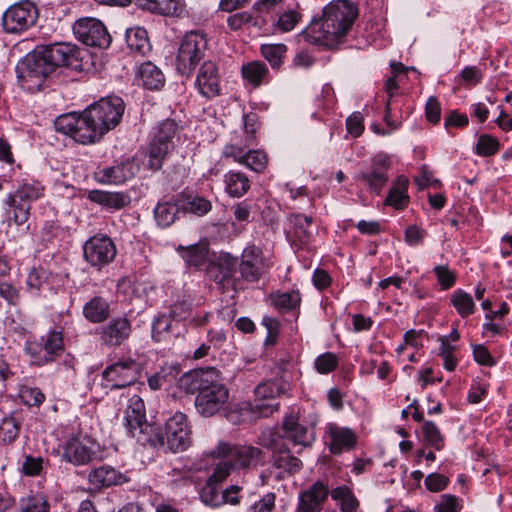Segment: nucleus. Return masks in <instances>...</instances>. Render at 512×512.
<instances>
[{
	"label": "nucleus",
	"instance_id": "nucleus-29",
	"mask_svg": "<svg viewBox=\"0 0 512 512\" xmlns=\"http://www.w3.org/2000/svg\"><path fill=\"white\" fill-rule=\"evenodd\" d=\"M176 251L188 267L201 269L208 261L209 246L207 242L200 241L188 246L179 245Z\"/></svg>",
	"mask_w": 512,
	"mask_h": 512
},
{
	"label": "nucleus",
	"instance_id": "nucleus-24",
	"mask_svg": "<svg viewBox=\"0 0 512 512\" xmlns=\"http://www.w3.org/2000/svg\"><path fill=\"white\" fill-rule=\"evenodd\" d=\"M196 85L201 95L213 98L220 94V75L216 63L205 61L197 74Z\"/></svg>",
	"mask_w": 512,
	"mask_h": 512
},
{
	"label": "nucleus",
	"instance_id": "nucleus-19",
	"mask_svg": "<svg viewBox=\"0 0 512 512\" xmlns=\"http://www.w3.org/2000/svg\"><path fill=\"white\" fill-rule=\"evenodd\" d=\"M83 252L88 263L101 268L113 261L116 247L108 236L95 235L85 242Z\"/></svg>",
	"mask_w": 512,
	"mask_h": 512
},
{
	"label": "nucleus",
	"instance_id": "nucleus-47",
	"mask_svg": "<svg viewBox=\"0 0 512 512\" xmlns=\"http://www.w3.org/2000/svg\"><path fill=\"white\" fill-rule=\"evenodd\" d=\"M267 73L268 69L262 62H251L242 67L243 78L250 82L253 86H259Z\"/></svg>",
	"mask_w": 512,
	"mask_h": 512
},
{
	"label": "nucleus",
	"instance_id": "nucleus-63",
	"mask_svg": "<svg viewBox=\"0 0 512 512\" xmlns=\"http://www.w3.org/2000/svg\"><path fill=\"white\" fill-rule=\"evenodd\" d=\"M433 271L443 289H449L455 284L456 277L447 266L438 265L434 267Z\"/></svg>",
	"mask_w": 512,
	"mask_h": 512
},
{
	"label": "nucleus",
	"instance_id": "nucleus-40",
	"mask_svg": "<svg viewBox=\"0 0 512 512\" xmlns=\"http://www.w3.org/2000/svg\"><path fill=\"white\" fill-rule=\"evenodd\" d=\"M407 187V179L398 177L395 185L389 191L385 201L386 204L394 206L396 209L404 208L408 203Z\"/></svg>",
	"mask_w": 512,
	"mask_h": 512
},
{
	"label": "nucleus",
	"instance_id": "nucleus-18",
	"mask_svg": "<svg viewBox=\"0 0 512 512\" xmlns=\"http://www.w3.org/2000/svg\"><path fill=\"white\" fill-rule=\"evenodd\" d=\"M270 268L269 261L264 257L260 247L252 244L247 246L239 263L241 277L248 282H257Z\"/></svg>",
	"mask_w": 512,
	"mask_h": 512
},
{
	"label": "nucleus",
	"instance_id": "nucleus-4",
	"mask_svg": "<svg viewBox=\"0 0 512 512\" xmlns=\"http://www.w3.org/2000/svg\"><path fill=\"white\" fill-rule=\"evenodd\" d=\"M85 109L81 114L75 112L61 115L54 122L55 129L73 138L80 144L99 141L104 135Z\"/></svg>",
	"mask_w": 512,
	"mask_h": 512
},
{
	"label": "nucleus",
	"instance_id": "nucleus-64",
	"mask_svg": "<svg viewBox=\"0 0 512 512\" xmlns=\"http://www.w3.org/2000/svg\"><path fill=\"white\" fill-rule=\"evenodd\" d=\"M248 512H275V494L267 493L248 509Z\"/></svg>",
	"mask_w": 512,
	"mask_h": 512
},
{
	"label": "nucleus",
	"instance_id": "nucleus-56",
	"mask_svg": "<svg viewBox=\"0 0 512 512\" xmlns=\"http://www.w3.org/2000/svg\"><path fill=\"white\" fill-rule=\"evenodd\" d=\"M177 374L178 370L176 367L162 368L159 372H156L148 378V386L151 390H159L164 383L175 378Z\"/></svg>",
	"mask_w": 512,
	"mask_h": 512
},
{
	"label": "nucleus",
	"instance_id": "nucleus-23",
	"mask_svg": "<svg viewBox=\"0 0 512 512\" xmlns=\"http://www.w3.org/2000/svg\"><path fill=\"white\" fill-rule=\"evenodd\" d=\"M325 433L329 450L334 455L350 451L356 446L357 436L351 428L330 423L327 425Z\"/></svg>",
	"mask_w": 512,
	"mask_h": 512
},
{
	"label": "nucleus",
	"instance_id": "nucleus-52",
	"mask_svg": "<svg viewBox=\"0 0 512 512\" xmlns=\"http://www.w3.org/2000/svg\"><path fill=\"white\" fill-rule=\"evenodd\" d=\"M422 433L427 444L436 450H441L444 446V437L440 430L432 421H426L422 426Z\"/></svg>",
	"mask_w": 512,
	"mask_h": 512
},
{
	"label": "nucleus",
	"instance_id": "nucleus-33",
	"mask_svg": "<svg viewBox=\"0 0 512 512\" xmlns=\"http://www.w3.org/2000/svg\"><path fill=\"white\" fill-rule=\"evenodd\" d=\"M110 303L101 296H94L83 306V315L91 323H102L110 315Z\"/></svg>",
	"mask_w": 512,
	"mask_h": 512
},
{
	"label": "nucleus",
	"instance_id": "nucleus-14",
	"mask_svg": "<svg viewBox=\"0 0 512 512\" xmlns=\"http://www.w3.org/2000/svg\"><path fill=\"white\" fill-rule=\"evenodd\" d=\"M288 384L284 381H266L258 384L254 389L255 398L251 404L252 411L260 416L268 417L279 408L277 398L285 394Z\"/></svg>",
	"mask_w": 512,
	"mask_h": 512
},
{
	"label": "nucleus",
	"instance_id": "nucleus-61",
	"mask_svg": "<svg viewBox=\"0 0 512 512\" xmlns=\"http://www.w3.org/2000/svg\"><path fill=\"white\" fill-rule=\"evenodd\" d=\"M21 397L29 406H40L45 400V395L37 387H24L21 390Z\"/></svg>",
	"mask_w": 512,
	"mask_h": 512
},
{
	"label": "nucleus",
	"instance_id": "nucleus-62",
	"mask_svg": "<svg viewBox=\"0 0 512 512\" xmlns=\"http://www.w3.org/2000/svg\"><path fill=\"white\" fill-rule=\"evenodd\" d=\"M455 347L442 340L440 347V356L443 358V366L447 371H453L457 365V359L454 357L453 352Z\"/></svg>",
	"mask_w": 512,
	"mask_h": 512
},
{
	"label": "nucleus",
	"instance_id": "nucleus-1",
	"mask_svg": "<svg viewBox=\"0 0 512 512\" xmlns=\"http://www.w3.org/2000/svg\"><path fill=\"white\" fill-rule=\"evenodd\" d=\"M358 7L349 0L327 4L321 18H313L305 33L312 43L334 47L341 43L358 17Z\"/></svg>",
	"mask_w": 512,
	"mask_h": 512
},
{
	"label": "nucleus",
	"instance_id": "nucleus-41",
	"mask_svg": "<svg viewBox=\"0 0 512 512\" xmlns=\"http://www.w3.org/2000/svg\"><path fill=\"white\" fill-rule=\"evenodd\" d=\"M272 305L280 311L293 310L300 305L301 297L298 291L276 292L270 295Z\"/></svg>",
	"mask_w": 512,
	"mask_h": 512
},
{
	"label": "nucleus",
	"instance_id": "nucleus-51",
	"mask_svg": "<svg viewBox=\"0 0 512 512\" xmlns=\"http://www.w3.org/2000/svg\"><path fill=\"white\" fill-rule=\"evenodd\" d=\"M49 503L43 495H32L20 500L21 512H49Z\"/></svg>",
	"mask_w": 512,
	"mask_h": 512
},
{
	"label": "nucleus",
	"instance_id": "nucleus-44",
	"mask_svg": "<svg viewBox=\"0 0 512 512\" xmlns=\"http://www.w3.org/2000/svg\"><path fill=\"white\" fill-rule=\"evenodd\" d=\"M173 148V144L150 142L148 166L152 170H159L163 166L166 156Z\"/></svg>",
	"mask_w": 512,
	"mask_h": 512
},
{
	"label": "nucleus",
	"instance_id": "nucleus-6",
	"mask_svg": "<svg viewBox=\"0 0 512 512\" xmlns=\"http://www.w3.org/2000/svg\"><path fill=\"white\" fill-rule=\"evenodd\" d=\"M43 187L38 182L24 183L4 201L8 224L21 226L30 216L31 205L43 194Z\"/></svg>",
	"mask_w": 512,
	"mask_h": 512
},
{
	"label": "nucleus",
	"instance_id": "nucleus-54",
	"mask_svg": "<svg viewBox=\"0 0 512 512\" xmlns=\"http://www.w3.org/2000/svg\"><path fill=\"white\" fill-rule=\"evenodd\" d=\"M499 146L497 138L488 134H483L478 139L476 153L482 157L492 156L498 152Z\"/></svg>",
	"mask_w": 512,
	"mask_h": 512
},
{
	"label": "nucleus",
	"instance_id": "nucleus-27",
	"mask_svg": "<svg viewBox=\"0 0 512 512\" xmlns=\"http://www.w3.org/2000/svg\"><path fill=\"white\" fill-rule=\"evenodd\" d=\"M89 483L98 490L121 485L128 481L127 477L114 467L103 464L92 469L88 475Z\"/></svg>",
	"mask_w": 512,
	"mask_h": 512
},
{
	"label": "nucleus",
	"instance_id": "nucleus-7",
	"mask_svg": "<svg viewBox=\"0 0 512 512\" xmlns=\"http://www.w3.org/2000/svg\"><path fill=\"white\" fill-rule=\"evenodd\" d=\"M207 49L206 35L200 31H190L180 42L176 57V70L179 74L190 76L198 63L204 58Z\"/></svg>",
	"mask_w": 512,
	"mask_h": 512
},
{
	"label": "nucleus",
	"instance_id": "nucleus-48",
	"mask_svg": "<svg viewBox=\"0 0 512 512\" xmlns=\"http://www.w3.org/2000/svg\"><path fill=\"white\" fill-rule=\"evenodd\" d=\"M241 165H245L252 171L261 173L267 167V156L263 151L250 150L245 153L243 159L241 160Z\"/></svg>",
	"mask_w": 512,
	"mask_h": 512
},
{
	"label": "nucleus",
	"instance_id": "nucleus-53",
	"mask_svg": "<svg viewBox=\"0 0 512 512\" xmlns=\"http://www.w3.org/2000/svg\"><path fill=\"white\" fill-rule=\"evenodd\" d=\"M173 320L174 319L170 316V314H162L153 321L152 338L156 342H160L165 339V335L170 332Z\"/></svg>",
	"mask_w": 512,
	"mask_h": 512
},
{
	"label": "nucleus",
	"instance_id": "nucleus-11",
	"mask_svg": "<svg viewBox=\"0 0 512 512\" xmlns=\"http://www.w3.org/2000/svg\"><path fill=\"white\" fill-rule=\"evenodd\" d=\"M39 13L36 5L28 0L11 5L2 15L5 32L19 34L35 25Z\"/></svg>",
	"mask_w": 512,
	"mask_h": 512
},
{
	"label": "nucleus",
	"instance_id": "nucleus-9",
	"mask_svg": "<svg viewBox=\"0 0 512 512\" xmlns=\"http://www.w3.org/2000/svg\"><path fill=\"white\" fill-rule=\"evenodd\" d=\"M89 119L95 120L98 129L105 135L111 129H114L120 122L124 113V102L120 97L110 96L101 98L99 101L86 108Z\"/></svg>",
	"mask_w": 512,
	"mask_h": 512
},
{
	"label": "nucleus",
	"instance_id": "nucleus-10",
	"mask_svg": "<svg viewBox=\"0 0 512 512\" xmlns=\"http://www.w3.org/2000/svg\"><path fill=\"white\" fill-rule=\"evenodd\" d=\"M16 74L20 86L33 93L41 90L45 79L51 73L45 62L33 51L17 64Z\"/></svg>",
	"mask_w": 512,
	"mask_h": 512
},
{
	"label": "nucleus",
	"instance_id": "nucleus-50",
	"mask_svg": "<svg viewBox=\"0 0 512 512\" xmlns=\"http://www.w3.org/2000/svg\"><path fill=\"white\" fill-rule=\"evenodd\" d=\"M177 131V125L172 120L161 122L153 135L151 142L173 144V138Z\"/></svg>",
	"mask_w": 512,
	"mask_h": 512
},
{
	"label": "nucleus",
	"instance_id": "nucleus-17",
	"mask_svg": "<svg viewBox=\"0 0 512 512\" xmlns=\"http://www.w3.org/2000/svg\"><path fill=\"white\" fill-rule=\"evenodd\" d=\"M124 420L128 433L137 438L138 442L150 441L144 437L152 427L147 422L145 404L140 396L133 395L129 399Z\"/></svg>",
	"mask_w": 512,
	"mask_h": 512
},
{
	"label": "nucleus",
	"instance_id": "nucleus-2",
	"mask_svg": "<svg viewBox=\"0 0 512 512\" xmlns=\"http://www.w3.org/2000/svg\"><path fill=\"white\" fill-rule=\"evenodd\" d=\"M209 455L214 459H220L214 467V477L220 479H227L234 470L256 467L263 459V452L258 447L225 441H219Z\"/></svg>",
	"mask_w": 512,
	"mask_h": 512
},
{
	"label": "nucleus",
	"instance_id": "nucleus-39",
	"mask_svg": "<svg viewBox=\"0 0 512 512\" xmlns=\"http://www.w3.org/2000/svg\"><path fill=\"white\" fill-rule=\"evenodd\" d=\"M275 455L274 465L279 469H283L285 472L289 474H294L299 472L302 469V461L291 455L288 446H285V449L282 450H273Z\"/></svg>",
	"mask_w": 512,
	"mask_h": 512
},
{
	"label": "nucleus",
	"instance_id": "nucleus-57",
	"mask_svg": "<svg viewBox=\"0 0 512 512\" xmlns=\"http://www.w3.org/2000/svg\"><path fill=\"white\" fill-rule=\"evenodd\" d=\"M314 367L319 374H328L338 367V357L332 352L323 353L315 359Z\"/></svg>",
	"mask_w": 512,
	"mask_h": 512
},
{
	"label": "nucleus",
	"instance_id": "nucleus-55",
	"mask_svg": "<svg viewBox=\"0 0 512 512\" xmlns=\"http://www.w3.org/2000/svg\"><path fill=\"white\" fill-rule=\"evenodd\" d=\"M212 208V204L209 200L196 196L192 199L187 200L182 206L181 209L184 212H190L198 216H203L207 214Z\"/></svg>",
	"mask_w": 512,
	"mask_h": 512
},
{
	"label": "nucleus",
	"instance_id": "nucleus-35",
	"mask_svg": "<svg viewBox=\"0 0 512 512\" xmlns=\"http://www.w3.org/2000/svg\"><path fill=\"white\" fill-rule=\"evenodd\" d=\"M225 480L226 479L214 477V470L212 471L200 494L201 501L206 506L216 508L223 505V496L219 484Z\"/></svg>",
	"mask_w": 512,
	"mask_h": 512
},
{
	"label": "nucleus",
	"instance_id": "nucleus-28",
	"mask_svg": "<svg viewBox=\"0 0 512 512\" xmlns=\"http://www.w3.org/2000/svg\"><path fill=\"white\" fill-rule=\"evenodd\" d=\"M236 266L237 259L228 253H224L208 265L207 275L217 284H223L232 279Z\"/></svg>",
	"mask_w": 512,
	"mask_h": 512
},
{
	"label": "nucleus",
	"instance_id": "nucleus-45",
	"mask_svg": "<svg viewBox=\"0 0 512 512\" xmlns=\"http://www.w3.org/2000/svg\"><path fill=\"white\" fill-rule=\"evenodd\" d=\"M152 13L164 16L181 17L185 13V5L181 0H153Z\"/></svg>",
	"mask_w": 512,
	"mask_h": 512
},
{
	"label": "nucleus",
	"instance_id": "nucleus-22",
	"mask_svg": "<svg viewBox=\"0 0 512 512\" xmlns=\"http://www.w3.org/2000/svg\"><path fill=\"white\" fill-rule=\"evenodd\" d=\"M390 161L386 155H377L371 161L370 170L360 175L361 182L372 192L379 194L388 182Z\"/></svg>",
	"mask_w": 512,
	"mask_h": 512
},
{
	"label": "nucleus",
	"instance_id": "nucleus-42",
	"mask_svg": "<svg viewBox=\"0 0 512 512\" xmlns=\"http://www.w3.org/2000/svg\"><path fill=\"white\" fill-rule=\"evenodd\" d=\"M179 207L170 202L158 203L154 209V217L158 226L167 228L176 220Z\"/></svg>",
	"mask_w": 512,
	"mask_h": 512
},
{
	"label": "nucleus",
	"instance_id": "nucleus-59",
	"mask_svg": "<svg viewBox=\"0 0 512 512\" xmlns=\"http://www.w3.org/2000/svg\"><path fill=\"white\" fill-rule=\"evenodd\" d=\"M19 430L20 424L13 417L5 418L0 425V433L3 435L4 441L11 442L16 439Z\"/></svg>",
	"mask_w": 512,
	"mask_h": 512
},
{
	"label": "nucleus",
	"instance_id": "nucleus-36",
	"mask_svg": "<svg viewBox=\"0 0 512 512\" xmlns=\"http://www.w3.org/2000/svg\"><path fill=\"white\" fill-rule=\"evenodd\" d=\"M142 85L151 90H158L164 85L162 71L152 62H144L139 66L138 73Z\"/></svg>",
	"mask_w": 512,
	"mask_h": 512
},
{
	"label": "nucleus",
	"instance_id": "nucleus-3",
	"mask_svg": "<svg viewBox=\"0 0 512 512\" xmlns=\"http://www.w3.org/2000/svg\"><path fill=\"white\" fill-rule=\"evenodd\" d=\"M286 440L294 446L308 447L315 440L312 428L300 423L295 415H288L284 418L281 429H266L262 432L261 443L272 450H284Z\"/></svg>",
	"mask_w": 512,
	"mask_h": 512
},
{
	"label": "nucleus",
	"instance_id": "nucleus-12",
	"mask_svg": "<svg viewBox=\"0 0 512 512\" xmlns=\"http://www.w3.org/2000/svg\"><path fill=\"white\" fill-rule=\"evenodd\" d=\"M143 364L128 356L122 357L117 362L107 366L102 377L110 383L111 389H120L134 384L140 377Z\"/></svg>",
	"mask_w": 512,
	"mask_h": 512
},
{
	"label": "nucleus",
	"instance_id": "nucleus-15",
	"mask_svg": "<svg viewBox=\"0 0 512 512\" xmlns=\"http://www.w3.org/2000/svg\"><path fill=\"white\" fill-rule=\"evenodd\" d=\"M34 52L45 62L50 73L57 67L72 66L74 62L78 61L79 54L75 45L64 42L37 46Z\"/></svg>",
	"mask_w": 512,
	"mask_h": 512
},
{
	"label": "nucleus",
	"instance_id": "nucleus-31",
	"mask_svg": "<svg viewBox=\"0 0 512 512\" xmlns=\"http://www.w3.org/2000/svg\"><path fill=\"white\" fill-rule=\"evenodd\" d=\"M289 222L292 224L291 234L293 242L297 243L300 247L308 245L313 237L310 229L313 223L312 217L300 213H292L289 216Z\"/></svg>",
	"mask_w": 512,
	"mask_h": 512
},
{
	"label": "nucleus",
	"instance_id": "nucleus-16",
	"mask_svg": "<svg viewBox=\"0 0 512 512\" xmlns=\"http://www.w3.org/2000/svg\"><path fill=\"white\" fill-rule=\"evenodd\" d=\"M76 38L83 44L91 47L108 48L111 36L105 25L96 18H81L73 25Z\"/></svg>",
	"mask_w": 512,
	"mask_h": 512
},
{
	"label": "nucleus",
	"instance_id": "nucleus-13",
	"mask_svg": "<svg viewBox=\"0 0 512 512\" xmlns=\"http://www.w3.org/2000/svg\"><path fill=\"white\" fill-rule=\"evenodd\" d=\"M162 447H167L172 452L186 450L191 444V431L188 425L187 416L176 412L165 424V431L159 437Z\"/></svg>",
	"mask_w": 512,
	"mask_h": 512
},
{
	"label": "nucleus",
	"instance_id": "nucleus-8",
	"mask_svg": "<svg viewBox=\"0 0 512 512\" xmlns=\"http://www.w3.org/2000/svg\"><path fill=\"white\" fill-rule=\"evenodd\" d=\"M24 350L32 365L41 367L49 364L64 352L63 333L52 330L39 341H27Z\"/></svg>",
	"mask_w": 512,
	"mask_h": 512
},
{
	"label": "nucleus",
	"instance_id": "nucleus-43",
	"mask_svg": "<svg viewBox=\"0 0 512 512\" xmlns=\"http://www.w3.org/2000/svg\"><path fill=\"white\" fill-rule=\"evenodd\" d=\"M450 301L461 317L465 318L474 313L475 303L467 292L455 290L450 296Z\"/></svg>",
	"mask_w": 512,
	"mask_h": 512
},
{
	"label": "nucleus",
	"instance_id": "nucleus-21",
	"mask_svg": "<svg viewBox=\"0 0 512 512\" xmlns=\"http://www.w3.org/2000/svg\"><path fill=\"white\" fill-rule=\"evenodd\" d=\"M131 331V323L126 317H116L101 326L97 330V334L101 345L118 347L129 338Z\"/></svg>",
	"mask_w": 512,
	"mask_h": 512
},
{
	"label": "nucleus",
	"instance_id": "nucleus-34",
	"mask_svg": "<svg viewBox=\"0 0 512 512\" xmlns=\"http://www.w3.org/2000/svg\"><path fill=\"white\" fill-rule=\"evenodd\" d=\"M125 39L129 49L139 55H146L151 50L147 30L136 26L126 30Z\"/></svg>",
	"mask_w": 512,
	"mask_h": 512
},
{
	"label": "nucleus",
	"instance_id": "nucleus-30",
	"mask_svg": "<svg viewBox=\"0 0 512 512\" xmlns=\"http://www.w3.org/2000/svg\"><path fill=\"white\" fill-rule=\"evenodd\" d=\"M214 369V367H209L206 369L190 370L178 378L177 386L181 391L187 394H194L196 392L200 393L204 384L207 382L209 377H211Z\"/></svg>",
	"mask_w": 512,
	"mask_h": 512
},
{
	"label": "nucleus",
	"instance_id": "nucleus-37",
	"mask_svg": "<svg viewBox=\"0 0 512 512\" xmlns=\"http://www.w3.org/2000/svg\"><path fill=\"white\" fill-rule=\"evenodd\" d=\"M332 500L337 502L342 512H356L359 507V501L355 497L352 489L347 485H341L333 488L330 492Z\"/></svg>",
	"mask_w": 512,
	"mask_h": 512
},
{
	"label": "nucleus",
	"instance_id": "nucleus-46",
	"mask_svg": "<svg viewBox=\"0 0 512 512\" xmlns=\"http://www.w3.org/2000/svg\"><path fill=\"white\" fill-rule=\"evenodd\" d=\"M286 51L287 47L284 44H263L261 46L262 56L274 69H278L282 65Z\"/></svg>",
	"mask_w": 512,
	"mask_h": 512
},
{
	"label": "nucleus",
	"instance_id": "nucleus-25",
	"mask_svg": "<svg viewBox=\"0 0 512 512\" xmlns=\"http://www.w3.org/2000/svg\"><path fill=\"white\" fill-rule=\"evenodd\" d=\"M329 495L328 485L322 481L314 482L308 489L300 493L299 512H318Z\"/></svg>",
	"mask_w": 512,
	"mask_h": 512
},
{
	"label": "nucleus",
	"instance_id": "nucleus-20",
	"mask_svg": "<svg viewBox=\"0 0 512 512\" xmlns=\"http://www.w3.org/2000/svg\"><path fill=\"white\" fill-rule=\"evenodd\" d=\"M138 172V166L133 159L127 158L115 162L114 165L98 168L94 172V178L101 184H122L132 179Z\"/></svg>",
	"mask_w": 512,
	"mask_h": 512
},
{
	"label": "nucleus",
	"instance_id": "nucleus-49",
	"mask_svg": "<svg viewBox=\"0 0 512 512\" xmlns=\"http://www.w3.org/2000/svg\"><path fill=\"white\" fill-rule=\"evenodd\" d=\"M177 131V125L172 120L161 122L153 135L151 142L173 144V138Z\"/></svg>",
	"mask_w": 512,
	"mask_h": 512
},
{
	"label": "nucleus",
	"instance_id": "nucleus-60",
	"mask_svg": "<svg viewBox=\"0 0 512 512\" xmlns=\"http://www.w3.org/2000/svg\"><path fill=\"white\" fill-rule=\"evenodd\" d=\"M47 280V272L43 269H33L27 276L26 285L31 292H38Z\"/></svg>",
	"mask_w": 512,
	"mask_h": 512
},
{
	"label": "nucleus",
	"instance_id": "nucleus-38",
	"mask_svg": "<svg viewBox=\"0 0 512 512\" xmlns=\"http://www.w3.org/2000/svg\"><path fill=\"white\" fill-rule=\"evenodd\" d=\"M225 185L231 197H242L250 189V180L242 172L230 171L225 175Z\"/></svg>",
	"mask_w": 512,
	"mask_h": 512
},
{
	"label": "nucleus",
	"instance_id": "nucleus-58",
	"mask_svg": "<svg viewBox=\"0 0 512 512\" xmlns=\"http://www.w3.org/2000/svg\"><path fill=\"white\" fill-rule=\"evenodd\" d=\"M300 19L301 14L298 11L293 9L287 10L279 16L277 27L282 32H289L295 28Z\"/></svg>",
	"mask_w": 512,
	"mask_h": 512
},
{
	"label": "nucleus",
	"instance_id": "nucleus-5",
	"mask_svg": "<svg viewBox=\"0 0 512 512\" xmlns=\"http://www.w3.org/2000/svg\"><path fill=\"white\" fill-rule=\"evenodd\" d=\"M229 401V389L216 368L195 399V408L203 417H212L223 410Z\"/></svg>",
	"mask_w": 512,
	"mask_h": 512
},
{
	"label": "nucleus",
	"instance_id": "nucleus-32",
	"mask_svg": "<svg viewBox=\"0 0 512 512\" xmlns=\"http://www.w3.org/2000/svg\"><path fill=\"white\" fill-rule=\"evenodd\" d=\"M89 200L108 209L120 210L128 206L131 197L125 192H109L102 190H92L88 194Z\"/></svg>",
	"mask_w": 512,
	"mask_h": 512
},
{
	"label": "nucleus",
	"instance_id": "nucleus-26",
	"mask_svg": "<svg viewBox=\"0 0 512 512\" xmlns=\"http://www.w3.org/2000/svg\"><path fill=\"white\" fill-rule=\"evenodd\" d=\"M96 457L95 443L72 439L64 447L63 458L74 465H85Z\"/></svg>",
	"mask_w": 512,
	"mask_h": 512
}]
</instances>
